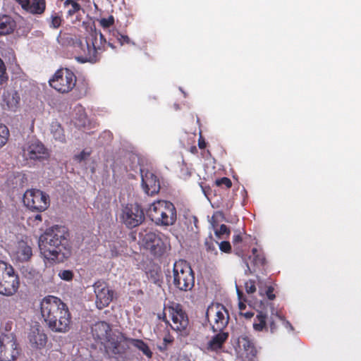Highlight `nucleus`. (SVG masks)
Segmentation results:
<instances>
[{"mask_svg":"<svg viewBox=\"0 0 361 361\" xmlns=\"http://www.w3.org/2000/svg\"><path fill=\"white\" fill-rule=\"evenodd\" d=\"M109 41L106 42L104 36L99 32L92 34L85 40L76 39L74 42L75 51L81 54L77 57V60L81 63H96L99 59V55L106 49V46L114 49L112 41L116 40L121 46L124 44H135L128 35L121 34L117 30H109Z\"/></svg>","mask_w":361,"mask_h":361,"instance_id":"obj_1","label":"nucleus"},{"mask_svg":"<svg viewBox=\"0 0 361 361\" xmlns=\"http://www.w3.org/2000/svg\"><path fill=\"white\" fill-rule=\"evenodd\" d=\"M67 228L56 225L47 228L41 235L39 247L41 254L49 263H59L71 255V246Z\"/></svg>","mask_w":361,"mask_h":361,"instance_id":"obj_2","label":"nucleus"},{"mask_svg":"<svg viewBox=\"0 0 361 361\" xmlns=\"http://www.w3.org/2000/svg\"><path fill=\"white\" fill-rule=\"evenodd\" d=\"M40 313L46 326L55 333H67L72 324L68 305L60 298L47 295L40 302Z\"/></svg>","mask_w":361,"mask_h":361,"instance_id":"obj_3","label":"nucleus"},{"mask_svg":"<svg viewBox=\"0 0 361 361\" xmlns=\"http://www.w3.org/2000/svg\"><path fill=\"white\" fill-rule=\"evenodd\" d=\"M147 214L152 221L159 226H172L177 219L174 204L164 200L154 202L149 207Z\"/></svg>","mask_w":361,"mask_h":361,"instance_id":"obj_4","label":"nucleus"},{"mask_svg":"<svg viewBox=\"0 0 361 361\" xmlns=\"http://www.w3.org/2000/svg\"><path fill=\"white\" fill-rule=\"evenodd\" d=\"M20 287L19 276L8 263L0 260V294L13 296Z\"/></svg>","mask_w":361,"mask_h":361,"instance_id":"obj_5","label":"nucleus"},{"mask_svg":"<svg viewBox=\"0 0 361 361\" xmlns=\"http://www.w3.org/2000/svg\"><path fill=\"white\" fill-rule=\"evenodd\" d=\"M173 285L180 290H191L195 284L193 271L185 260L180 259L173 264Z\"/></svg>","mask_w":361,"mask_h":361,"instance_id":"obj_6","label":"nucleus"},{"mask_svg":"<svg viewBox=\"0 0 361 361\" xmlns=\"http://www.w3.org/2000/svg\"><path fill=\"white\" fill-rule=\"evenodd\" d=\"M76 75L67 68L58 69L49 80L50 87L61 94L71 92L76 86Z\"/></svg>","mask_w":361,"mask_h":361,"instance_id":"obj_7","label":"nucleus"},{"mask_svg":"<svg viewBox=\"0 0 361 361\" xmlns=\"http://www.w3.org/2000/svg\"><path fill=\"white\" fill-rule=\"evenodd\" d=\"M205 317L214 333L224 331L230 318L228 311L220 303L210 305L207 309Z\"/></svg>","mask_w":361,"mask_h":361,"instance_id":"obj_8","label":"nucleus"},{"mask_svg":"<svg viewBox=\"0 0 361 361\" xmlns=\"http://www.w3.org/2000/svg\"><path fill=\"white\" fill-rule=\"evenodd\" d=\"M164 310H167L172 320L171 327L179 331L181 335H187V329L189 325V319L183 306L178 302L170 301L164 305Z\"/></svg>","mask_w":361,"mask_h":361,"instance_id":"obj_9","label":"nucleus"},{"mask_svg":"<svg viewBox=\"0 0 361 361\" xmlns=\"http://www.w3.org/2000/svg\"><path fill=\"white\" fill-rule=\"evenodd\" d=\"M23 201L27 208L38 213L44 212L50 205L49 195L38 189L27 190Z\"/></svg>","mask_w":361,"mask_h":361,"instance_id":"obj_10","label":"nucleus"},{"mask_svg":"<svg viewBox=\"0 0 361 361\" xmlns=\"http://www.w3.org/2000/svg\"><path fill=\"white\" fill-rule=\"evenodd\" d=\"M119 217L121 223L128 228L140 226L145 219L142 207L137 203L123 206Z\"/></svg>","mask_w":361,"mask_h":361,"instance_id":"obj_11","label":"nucleus"},{"mask_svg":"<svg viewBox=\"0 0 361 361\" xmlns=\"http://www.w3.org/2000/svg\"><path fill=\"white\" fill-rule=\"evenodd\" d=\"M130 339L120 331H114L103 345L104 350L109 355L123 357L129 349Z\"/></svg>","mask_w":361,"mask_h":361,"instance_id":"obj_12","label":"nucleus"},{"mask_svg":"<svg viewBox=\"0 0 361 361\" xmlns=\"http://www.w3.org/2000/svg\"><path fill=\"white\" fill-rule=\"evenodd\" d=\"M20 353V348L16 336L13 334L0 335V360L13 361L16 360Z\"/></svg>","mask_w":361,"mask_h":361,"instance_id":"obj_13","label":"nucleus"},{"mask_svg":"<svg viewBox=\"0 0 361 361\" xmlns=\"http://www.w3.org/2000/svg\"><path fill=\"white\" fill-rule=\"evenodd\" d=\"M282 320V317L276 313H271L269 317L263 311H258L254 319L253 329L257 332L270 331L271 334L276 332L279 327V322Z\"/></svg>","mask_w":361,"mask_h":361,"instance_id":"obj_14","label":"nucleus"},{"mask_svg":"<svg viewBox=\"0 0 361 361\" xmlns=\"http://www.w3.org/2000/svg\"><path fill=\"white\" fill-rule=\"evenodd\" d=\"M166 239L161 233L155 232L146 233L142 238L144 247L149 250L152 255L155 257H160L166 250Z\"/></svg>","mask_w":361,"mask_h":361,"instance_id":"obj_15","label":"nucleus"},{"mask_svg":"<svg viewBox=\"0 0 361 361\" xmlns=\"http://www.w3.org/2000/svg\"><path fill=\"white\" fill-rule=\"evenodd\" d=\"M22 156L26 160L42 161L49 156L44 145L38 140H29L22 147Z\"/></svg>","mask_w":361,"mask_h":361,"instance_id":"obj_16","label":"nucleus"},{"mask_svg":"<svg viewBox=\"0 0 361 361\" xmlns=\"http://www.w3.org/2000/svg\"><path fill=\"white\" fill-rule=\"evenodd\" d=\"M94 288L96 295V306L98 309L102 310L111 302L113 291L109 290L107 286L101 281H97L94 284Z\"/></svg>","mask_w":361,"mask_h":361,"instance_id":"obj_17","label":"nucleus"},{"mask_svg":"<svg viewBox=\"0 0 361 361\" xmlns=\"http://www.w3.org/2000/svg\"><path fill=\"white\" fill-rule=\"evenodd\" d=\"M142 185L144 191L149 195H154L159 192L160 183L157 177L151 171L140 170Z\"/></svg>","mask_w":361,"mask_h":361,"instance_id":"obj_18","label":"nucleus"},{"mask_svg":"<svg viewBox=\"0 0 361 361\" xmlns=\"http://www.w3.org/2000/svg\"><path fill=\"white\" fill-rule=\"evenodd\" d=\"M114 331L111 325L104 321L96 322L91 327L93 338L104 345Z\"/></svg>","mask_w":361,"mask_h":361,"instance_id":"obj_19","label":"nucleus"},{"mask_svg":"<svg viewBox=\"0 0 361 361\" xmlns=\"http://www.w3.org/2000/svg\"><path fill=\"white\" fill-rule=\"evenodd\" d=\"M26 12L34 16H42L47 8L46 0H16Z\"/></svg>","mask_w":361,"mask_h":361,"instance_id":"obj_20","label":"nucleus"},{"mask_svg":"<svg viewBox=\"0 0 361 361\" xmlns=\"http://www.w3.org/2000/svg\"><path fill=\"white\" fill-rule=\"evenodd\" d=\"M238 345L239 348L243 350L245 357L249 360H253L257 356V349L254 340L250 336L247 334L240 335L238 338Z\"/></svg>","mask_w":361,"mask_h":361,"instance_id":"obj_21","label":"nucleus"},{"mask_svg":"<svg viewBox=\"0 0 361 361\" xmlns=\"http://www.w3.org/2000/svg\"><path fill=\"white\" fill-rule=\"evenodd\" d=\"M212 337L206 345V350L209 352L219 353L228 338L229 334L224 331H219Z\"/></svg>","mask_w":361,"mask_h":361,"instance_id":"obj_22","label":"nucleus"},{"mask_svg":"<svg viewBox=\"0 0 361 361\" xmlns=\"http://www.w3.org/2000/svg\"><path fill=\"white\" fill-rule=\"evenodd\" d=\"M13 256L18 262H27L32 256V247L27 242L23 240L18 241L13 252Z\"/></svg>","mask_w":361,"mask_h":361,"instance_id":"obj_23","label":"nucleus"},{"mask_svg":"<svg viewBox=\"0 0 361 361\" xmlns=\"http://www.w3.org/2000/svg\"><path fill=\"white\" fill-rule=\"evenodd\" d=\"M3 101L6 104L8 110L16 111L20 105V97L16 90L11 89L4 93Z\"/></svg>","mask_w":361,"mask_h":361,"instance_id":"obj_24","label":"nucleus"},{"mask_svg":"<svg viewBox=\"0 0 361 361\" xmlns=\"http://www.w3.org/2000/svg\"><path fill=\"white\" fill-rule=\"evenodd\" d=\"M28 338L32 348L41 349L47 342V336L39 329H32L29 334Z\"/></svg>","mask_w":361,"mask_h":361,"instance_id":"obj_25","label":"nucleus"},{"mask_svg":"<svg viewBox=\"0 0 361 361\" xmlns=\"http://www.w3.org/2000/svg\"><path fill=\"white\" fill-rule=\"evenodd\" d=\"M16 28V23L11 16L4 15L0 17V35L11 34Z\"/></svg>","mask_w":361,"mask_h":361,"instance_id":"obj_26","label":"nucleus"},{"mask_svg":"<svg viewBox=\"0 0 361 361\" xmlns=\"http://www.w3.org/2000/svg\"><path fill=\"white\" fill-rule=\"evenodd\" d=\"M51 132L55 140L62 143L66 142L64 130L61 124L57 122L52 123L51 126Z\"/></svg>","mask_w":361,"mask_h":361,"instance_id":"obj_27","label":"nucleus"},{"mask_svg":"<svg viewBox=\"0 0 361 361\" xmlns=\"http://www.w3.org/2000/svg\"><path fill=\"white\" fill-rule=\"evenodd\" d=\"M130 343L137 348H138L140 351L142 352L144 355H145L148 358H151L152 357V352L149 349L148 345L140 339H130Z\"/></svg>","mask_w":361,"mask_h":361,"instance_id":"obj_28","label":"nucleus"},{"mask_svg":"<svg viewBox=\"0 0 361 361\" xmlns=\"http://www.w3.org/2000/svg\"><path fill=\"white\" fill-rule=\"evenodd\" d=\"M68 6H70V8L67 11V18L72 17L82 9L81 6L75 0H66L64 2V7Z\"/></svg>","mask_w":361,"mask_h":361,"instance_id":"obj_29","label":"nucleus"},{"mask_svg":"<svg viewBox=\"0 0 361 361\" xmlns=\"http://www.w3.org/2000/svg\"><path fill=\"white\" fill-rule=\"evenodd\" d=\"M252 253L253 256L252 263L254 266L262 267L265 264L266 259L264 255L259 253L256 247L252 248Z\"/></svg>","mask_w":361,"mask_h":361,"instance_id":"obj_30","label":"nucleus"},{"mask_svg":"<svg viewBox=\"0 0 361 361\" xmlns=\"http://www.w3.org/2000/svg\"><path fill=\"white\" fill-rule=\"evenodd\" d=\"M10 136L8 127L4 124H0V149L7 143Z\"/></svg>","mask_w":361,"mask_h":361,"instance_id":"obj_31","label":"nucleus"},{"mask_svg":"<svg viewBox=\"0 0 361 361\" xmlns=\"http://www.w3.org/2000/svg\"><path fill=\"white\" fill-rule=\"evenodd\" d=\"M233 247L236 251V254L238 255H241L243 254V250L241 244L243 243V237L240 233H238L233 235L232 240Z\"/></svg>","mask_w":361,"mask_h":361,"instance_id":"obj_32","label":"nucleus"},{"mask_svg":"<svg viewBox=\"0 0 361 361\" xmlns=\"http://www.w3.org/2000/svg\"><path fill=\"white\" fill-rule=\"evenodd\" d=\"M217 244H218V242H216L214 240L212 235H210L209 237H207L204 241V246H205L207 251L211 252H214L215 254L217 253V251L216 249V245Z\"/></svg>","mask_w":361,"mask_h":361,"instance_id":"obj_33","label":"nucleus"},{"mask_svg":"<svg viewBox=\"0 0 361 361\" xmlns=\"http://www.w3.org/2000/svg\"><path fill=\"white\" fill-rule=\"evenodd\" d=\"M61 22H62V17L58 13H53L51 15L49 26L51 28H54V29L59 28L61 25Z\"/></svg>","mask_w":361,"mask_h":361,"instance_id":"obj_34","label":"nucleus"},{"mask_svg":"<svg viewBox=\"0 0 361 361\" xmlns=\"http://www.w3.org/2000/svg\"><path fill=\"white\" fill-rule=\"evenodd\" d=\"M6 66L4 61L0 59V85H3L8 80Z\"/></svg>","mask_w":361,"mask_h":361,"instance_id":"obj_35","label":"nucleus"},{"mask_svg":"<svg viewBox=\"0 0 361 361\" xmlns=\"http://www.w3.org/2000/svg\"><path fill=\"white\" fill-rule=\"evenodd\" d=\"M78 88L79 90V93L78 95V98H82L83 97H85L90 93V87L89 86V84L86 82H84L81 84H80L78 86Z\"/></svg>","mask_w":361,"mask_h":361,"instance_id":"obj_36","label":"nucleus"},{"mask_svg":"<svg viewBox=\"0 0 361 361\" xmlns=\"http://www.w3.org/2000/svg\"><path fill=\"white\" fill-rule=\"evenodd\" d=\"M114 23V18L113 16H109L108 18H101L99 24L103 28H109Z\"/></svg>","mask_w":361,"mask_h":361,"instance_id":"obj_37","label":"nucleus"},{"mask_svg":"<svg viewBox=\"0 0 361 361\" xmlns=\"http://www.w3.org/2000/svg\"><path fill=\"white\" fill-rule=\"evenodd\" d=\"M215 184L217 186H225L226 188H230L232 186V182L230 178L223 177L215 180Z\"/></svg>","mask_w":361,"mask_h":361,"instance_id":"obj_38","label":"nucleus"},{"mask_svg":"<svg viewBox=\"0 0 361 361\" xmlns=\"http://www.w3.org/2000/svg\"><path fill=\"white\" fill-rule=\"evenodd\" d=\"M245 288L247 293H254L256 291L255 281L251 279L248 280L245 283Z\"/></svg>","mask_w":361,"mask_h":361,"instance_id":"obj_39","label":"nucleus"},{"mask_svg":"<svg viewBox=\"0 0 361 361\" xmlns=\"http://www.w3.org/2000/svg\"><path fill=\"white\" fill-rule=\"evenodd\" d=\"M59 276L61 279L70 281L73 279V273L71 270H63L59 272Z\"/></svg>","mask_w":361,"mask_h":361,"instance_id":"obj_40","label":"nucleus"},{"mask_svg":"<svg viewBox=\"0 0 361 361\" xmlns=\"http://www.w3.org/2000/svg\"><path fill=\"white\" fill-rule=\"evenodd\" d=\"M87 121L88 120L86 114H81L80 117L76 120L75 126L79 128H85Z\"/></svg>","mask_w":361,"mask_h":361,"instance_id":"obj_41","label":"nucleus"},{"mask_svg":"<svg viewBox=\"0 0 361 361\" xmlns=\"http://www.w3.org/2000/svg\"><path fill=\"white\" fill-rule=\"evenodd\" d=\"M215 234L217 237L221 238L224 234L229 235L230 230L225 224H221L220 228L215 231Z\"/></svg>","mask_w":361,"mask_h":361,"instance_id":"obj_42","label":"nucleus"},{"mask_svg":"<svg viewBox=\"0 0 361 361\" xmlns=\"http://www.w3.org/2000/svg\"><path fill=\"white\" fill-rule=\"evenodd\" d=\"M219 249L221 251L226 252V253H230L231 251V245L228 241H222L221 243H219Z\"/></svg>","mask_w":361,"mask_h":361,"instance_id":"obj_43","label":"nucleus"},{"mask_svg":"<svg viewBox=\"0 0 361 361\" xmlns=\"http://www.w3.org/2000/svg\"><path fill=\"white\" fill-rule=\"evenodd\" d=\"M274 288L272 286H269L266 290V295L270 300H273L276 296L274 293Z\"/></svg>","mask_w":361,"mask_h":361,"instance_id":"obj_44","label":"nucleus"},{"mask_svg":"<svg viewBox=\"0 0 361 361\" xmlns=\"http://www.w3.org/2000/svg\"><path fill=\"white\" fill-rule=\"evenodd\" d=\"M240 314L243 316L246 319H251L254 316V312H240Z\"/></svg>","mask_w":361,"mask_h":361,"instance_id":"obj_45","label":"nucleus"},{"mask_svg":"<svg viewBox=\"0 0 361 361\" xmlns=\"http://www.w3.org/2000/svg\"><path fill=\"white\" fill-rule=\"evenodd\" d=\"M166 310H164V312L158 315V318L161 319V321L164 322L166 324H169V320L166 317V313L165 312Z\"/></svg>","mask_w":361,"mask_h":361,"instance_id":"obj_46","label":"nucleus"},{"mask_svg":"<svg viewBox=\"0 0 361 361\" xmlns=\"http://www.w3.org/2000/svg\"><path fill=\"white\" fill-rule=\"evenodd\" d=\"M280 322H282L286 328L289 327L291 330L293 329L291 324L288 321L285 320V319L283 317L282 320L279 322V323Z\"/></svg>","mask_w":361,"mask_h":361,"instance_id":"obj_47","label":"nucleus"},{"mask_svg":"<svg viewBox=\"0 0 361 361\" xmlns=\"http://www.w3.org/2000/svg\"><path fill=\"white\" fill-rule=\"evenodd\" d=\"M198 146L200 149H204L206 147V142L202 137H200L198 141Z\"/></svg>","mask_w":361,"mask_h":361,"instance_id":"obj_48","label":"nucleus"},{"mask_svg":"<svg viewBox=\"0 0 361 361\" xmlns=\"http://www.w3.org/2000/svg\"><path fill=\"white\" fill-rule=\"evenodd\" d=\"M238 307L240 312H243L246 309V305L240 300L238 303Z\"/></svg>","mask_w":361,"mask_h":361,"instance_id":"obj_49","label":"nucleus"},{"mask_svg":"<svg viewBox=\"0 0 361 361\" xmlns=\"http://www.w3.org/2000/svg\"><path fill=\"white\" fill-rule=\"evenodd\" d=\"M89 154H86L84 151L81 152L80 154L78 155V158L80 160L84 159L86 156H88Z\"/></svg>","mask_w":361,"mask_h":361,"instance_id":"obj_50","label":"nucleus"},{"mask_svg":"<svg viewBox=\"0 0 361 361\" xmlns=\"http://www.w3.org/2000/svg\"><path fill=\"white\" fill-rule=\"evenodd\" d=\"M34 221H37V222L42 221V215L39 213L35 216Z\"/></svg>","mask_w":361,"mask_h":361,"instance_id":"obj_51","label":"nucleus"},{"mask_svg":"<svg viewBox=\"0 0 361 361\" xmlns=\"http://www.w3.org/2000/svg\"><path fill=\"white\" fill-rule=\"evenodd\" d=\"M246 267H247V270H245V274H252L254 271H252L248 263L246 262Z\"/></svg>","mask_w":361,"mask_h":361,"instance_id":"obj_52","label":"nucleus"},{"mask_svg":"<svg viewBox=\"0 0 361 361\" xmlns=\"http://www.w3.org/2000/svg\"><path fill=\"white\" fill-rule=\"evenodd\" d=\"M237 293H238V296L240 299V300H241V298L243 297V292L241 290H240L238 288H237Z\"/></svg>","mask_w":361,"mask_h":361,"instance_id":"obj_53","label":"nucleus"},{"mask_svg":"<svg viewBox=\"0 0 361 361\" xmlns=\"http://www.w3.org/2000/svg\"><path fill=\"white\" fill-rule=\"evenodd\" d=\"M164 341L166 343H172L173 340L171 339L170 338H166H166H164Z\"/></svg>","mask_w":361,"mask_h":361,"instance_id":"obj_54","label":"nucleus"},{"mask_svg":"<svg viewBox=\"0 0 361 361\" xmlns=\"http://www.w3.org/2000/svg\"><path fill=\"white\" fill-rule=\"evenodd\" d=\"M8 328L11 329V326H8V324H6V329H7Z\"/></svg>","mask_w":361,"mask_h":361,"instance_id":"obj_55","label":"nucleus"},{"mask_svg":"<svg viewBox=\"0 0 361 361\" xmlns=\"http://www.w3.org/2000/svg\"><path fill=\"white\" fill-rule=\"evenodd\" d=\"M8 328L11 329V326H8V324H6V329H7Z\"/></svg>","mask_w":361,"mask_h":361,"instance_id":"obj_56","label":"nucleus"},{"mask_svg":"<svg viewBox=\"0 0 361 361\" xmlns=\"http://www.w3.org/2000/svg\"><path fill=\"white\" fill-rule=\"evenodd\" d=\"M8 328L11 329V326H8V324H6V329H7Z\"/></svg>","mask_w":361,"mask_h":361,"instance_id":"obj_57","label":"nucleus"},{"mask_svg":"<svg viewBox=\"0 0 361 361\" xmlns=\"http://www.w3.org/2000/svg\"><path fill=\"white\" fill-rule=\"evenodd\" d=\"M8 328L11 329V326H8V324H6V329H7Z\"/></svg>","mask_w":361,"mask_h":361,"instance_id":"obj_58","label":"nucleus"},{"mask_svg":"<svg viewBox=\"0 0 361 361\" xmlns=\"http://www.w3.org/2000/svg\"><path fill=\"white\" fill-rule=\"evenodd\" d=\"M180 361H191V360H189V359H183V360H180Z\"/></svg>","mask_w":361,"mask_h":361,"instance_id":"obj_59","label":"nucleus"}]
</instances>
